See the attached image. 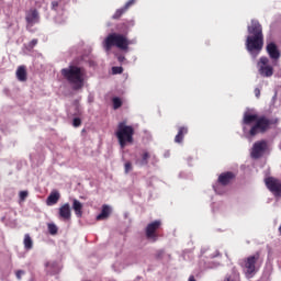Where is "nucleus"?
Returning a JSON list of instances; mask_svg holds the SVG:
<instances>
[{
	"label": "nucleus",
	"instance_id": "1",
	"mask_svg": "<svg viewBox=\"0 0 281 281\" xmlns=\"http://www.w3.org/2000/svg\"><path fill=\"white\" fill-rule=\"evenodd\" d=\"M241 126L244 135H248V137H256V135H265V133L271 131V126H273V120L267 115H258L245 112L241 120Z\"/></svg>",
	"mask_w": 281,
	"mask_h": 281
},
{
	"label": "nucleus",
	"instance_id": "2",
	"mask_svg": "<svg viewBox=\"0 0 281 281\" xmlns=\"http://www.w3.org/2000/svg\"><path fill=\"white\" fill-rule=\"evenodd\" d=\"M135 25L134 21H126L117 25V30L120 33H112L109 34L104 42L103 47L105 52H109L110 49H113V47H117L119 49L126 50L128 49V45H131V42L126 37V34H128V30Z\"/></svg>",
	"mask_w": 281,
	"mask_h": 281
},
{
	"label": "nucleus",
	"instance_id": "3",
	"mask_svg": "<svg viewBox=\"0 0 281 281\" xmlns=\"http://www.w3.org/2000/svg\"><path fill=\"white\" fill-rule=\"evenodd\" d=\"M248 36L246 38V49L256 58L262 47H265V35L262 34V25L258 20H251V24L248 25Z\"/></svg>",
	"mask_w": 281,
	"mask_h": 281
},
{
	"label": "nucleus",
	"instance_id": "4",
	"mask_svg": "<svg viewBox=\"0 0 281 281\" xmlns=\"http://www.w3.org/2000/svg\"><path fill=\"white\" fill-rule=\"evenodd\" d=\"M60 74L63 78L70 83L74 91H80V89L85 87V76H87L85 68L76 65H69L67 68H63Z\"/></svg>",
	"mask_w": 281,
	"mask_h": 281
},
{
	"label": "nucleus",
	"instance_id": "5",
	"mask_svg": "<svg viewBox=\"0 0 281 281\" xmlns=\"http://www.w3.org/2000/svg\"><path fill=\"white\" fill-rule=\"evenodd\" d=\"M135 135V127L127 125L126 122H120L115 132L116 139L121 148H126L127 144H133Z\"/></svg>",
	"mask_w": 281,
	"mask_h": 281
},
{
	"label": "nucleus",
	"instance_id": "6",
	"mask_svg": "<svg viewBox=\"0 0 281 281\" xmlns=\"http://www.w3.org/2000/svg\"><path fill=\"white\" fill-rule=\"evenodd\" d=\"M244 269H246V276H254L256 273V265L260 262V251L255 252L254 255L248 256L243 260Z\"/></svg>",
	"mask_w": 281,
	"mask_h": 281
},
{
	"label": "nucleus",
	"instance_id": "7",
	"mask_svg": "<svg viewBox=\"0 0 281 281\" xmlns=\"http://www.w3.org/2000/svg\"><path fill=\"white\" fill-rule=\"evenodd\" d=\"M268 57H260L257 63L258 71L262 76V78H271L273 76V66H271Z\"/></svg>",
	"mask_w": 281,
	"mask_h": 281
},
{
	"label": "nucleus",
	"instance_id": "8",
	"mask_svg": "<svg viewBox=\"0 0 281 281\" xmlns=\"http://www.w3.org/2000/svg\"><path fill=\"white\" fill-rule=\"evenodd\" d=\"M267 148H269L267 140H259L254 143L250 151L251 159H260V157L267 153Z\"/></svg>",
	"mask_w": 281,
	"mask_h": 281
},
{
	"label": "nucleus",
	"instance_id": "9",
	"mask_svg": "<svg viewBox=\"0 0 281 281\" xmlns=\"http://www.w3.org/2000/svg\"><path fill=\"white\" fill-rule=\"evenodd\" d=\"M161 228V221L156 220L151 223H149L145 228L146 238L149 240H154V243L157 240V231Z\"/></svg>",
	"mask_w": 281,
	"mask_h": 281
},
{
	"label": "nucleus",
	"instance_id": "10",
	"mask_svg": "<svg viewBox=\"0 0 281 281\" xmlns=\"http://www.w3.org/2000/svg\"><path fill=\"white\" fill-rule=\"evenodd\" d=\"M265 184L274 196H281V181L273 177L265 179Z\"/></svg>",
	"mask_w": 281,
	"mask_h": 281
},
{
	"label": "nucleus",
	"instance_id": "11",
	"mask_svg": "<svg viewBox=\"0 0 281 281\" xmlns=\"http://www.w3.org/2000/svg\"><path fill=\"white\" fill-rule=\"evenodd\" d=\"M266 52L271 58V60H280V49L278 48V45L276 43L271 42L266 46Z\"/></svg>",
	"mask_w": 281,
	"mask_h": 281
},
{
	"label": "nucleus",
	"instance_id": "12",
	"mask_svg": "<svg viewBox=\"0 0 281 281\" xmlns=\"http://www.w3.org/2000/svg\"><path fill=\"white\" fill-rule=\"evenodd\" d=\"M59 218H63V221H71V206L69 203H65L59 207L58 211Z\"/></svg>",
	"mask_w": 281,
	"mask_h": 281
},
{
	"label": "nucleus",
	"instance_id": "13",
	"mask_svg": "<svg viewBox=\"0 0 281 281\" xmlns=\"http://www.w3.org/2000/svg\"><path fill=\"white\" fill-rule=\"evenodd\" d=\"M235 177L236 176L232 171L224 172V173L220 175L218 183H221V186H229V183H232V181L235 179Z\"/></svg>",
	"mask_w": 281,
	"mask_h": 281
},
{
	"label": "nucleus",
	"instance_id": "14",
	"mask_svg": "<svg viewBox=\"0 0 281 281\" xmlns=\"http://www.w3.org/2000/svg\"><path fill=\"white\" fill-rule=\"evenodd\" d=\"M15 76L20 82H27V68L25 66L18 67Z\"/></svg>",
	"mask_w": 281,
	"mask_h": 281
},
{
	"label": "nucleus",
	"instance_id": "15",
	"mask_svg": "<svg viewBox=\"0 0 281 281\" xmlns=\"http://www.w3.org/2000/svg\"><path fill=\"white\" fill-rule=\"evenodd\" d=\"M60 201V193L58 191H52L46 200V205H56Z\"/></svg>",
	"mask_w": 281,
	"mask_h": 281
},
{
	"label": "nucleus",
	"instance_id": "16",
	"mask_svg": "<svg viewBox=\"0 0 281 281\" xmlns=\"http://www.w3.org/2000/svg\"><path fill=\"white\" fill-rule=\"evenodd\" d=\"M26 23H29L30 25H34V23H38V11L31 10L26 14Z\"/></svg>",
	"mask_w": 281,
	"mask_h": 281
},
{
	"label": "nucleus",
	"instance_id": "17",
	"mask_svg": "<svg viewBox=\"0 0 281 281\" xmlns=\"http://www.w3.org/2000/svg\"><path fill=\"white\" fill-rule=\"evenodd\" d=\"M186 135H188V127L187 126H180L178 128V134L175 137L176 144H181V142H183V137H186Z\"/></svg>",
	"mask_w": 281,
	"mask_h": 281
},
{
	"label": "nucleus",
	"instance_id": "18",
	"mask_svg": "<svg viewBox=\"0 0 281 281\" xmlns=\"http://www.w3.org/2000/svg\"><path fill=\"white\" fill-rule=\"evenodd\" d=\"M72 210L78 218H82V204L77 199L72 200Z\"/></svg>",
	"mask_w": 281,
	"mask_h": 281
},
{
	"label": "nucleus",
	"instance_id": "19",
	"mask_svg": "<svg viewBox=\"0 0 281 281\" xmlns=\"http://www.w3.org/2000/svg\"><path fill=\"white\" fill-rule=\"evenodd\" d=\"M109 216H111V207L105 204L102 206L101 213L97 216V221H105Z\"/></svg>",
	"mask_w": 281,
	"mask_h": 281
},
{
	"label": "nucleus",
	"instance_id": "20",
	"mask_svg": "<svg viewBox=\"0 0 281 281\" xmlns=\"http://www.w3.org/2000/svg\"><path fill=\"white\" fill-rule=\"evenodd\" d=\"M24 248L30 251V249H33L34 247V240H32V237L30 234L24 235V240H23Z\"/></svg>",
	"mask_w": 281,
	"mask_h": 281
},
{
	"label": "nucleus",
	"instance_id": "21",
	"mask_svg": "<svg viewBox=\"0 0 281 281\" xmlns=\"http://www.w3.org/2000/svg\"><path fill=\"white\" fill-rule=\"evenodd\" d=\"M124 14H126V10L124 7H122L121 9H117L115 11V13L112 15V19H114V21H117V19H122Z\"/></svg>",
	"mask_w": 281,
	"mask_h": 281
},
{
	"label": "nucleus",
	"instance_id": "22",
	"mask_svg": "<svg viewBox=\"0 0 281 281\" xmlns=\"http://www.w3.org/2000/svg\"><path fill=\"white\" fill-rule=\"evenodd\" d=\"M150 159V153L144 151L142 154V160L139 161L140 166H148V160Z\"/></svg>",
	"mask_w": 281,
	"mask_h": 281
},
{
	"label": "nucleus",
	"instance_id": "23",
	"mask_svg": "<svg viewBox=\"0 0 281 281\" xmlns=\"http://www.w3.org/2000/svg\"><path fill=\"white\" fill-rule=\"evenodd\" d=\"M47 227H48V233L50 234V236H56V234H58V226H56V224L48 223Z\"/></svg>",
	"mask_w": 281,
	"mask_h": 281
},
{
	"label": "nucleus",
	"instance_id": "24",
	"mask_svg": "<svg viewBox=\"0 0 281 281\" xmlns=\"http://www.w3.org/2000/svg\"><path fill=\"white\" fill-rule=\"evenodd\" d=\"M112 103H113V109L117 111V109L122 106V99H120V97H114L112 99Z\"/></svg>",
	"mask_w": 281,
	"mask_h": 281
},
{
	"label": "nucleus",
	"instance_id": "25",
	"mask_svg": "<svg viewBox=\"0 0 281 281\" xmlns=\"http://www.w3.org/2000/svg\"><path fill=\"white\" fill-rule=\"evenodd\" d=\"M133 170V164L131 161H126L124 164V172L125 175H128Z\"/></svg>",
	"mask_w": 281,
	"mask_h": 281
},
{
	"label": "nucleus",
	"instance_id": "26",
	"mask_svg": "<svg viewBox=\"0 0 281 281\" xmlns=\"http://www.w3.org/2000/svg\"><path fill=\"white\" fill-rule=\"evenodd\" d=\"M135 3H137V0H128L123 8L126 10V12H128V9L135 5Z\"/></svg>",
	"mask_w": 281,
	"mask_h": 281
},
{
	"label": "nucleus",
	"instance_id": "27",
	"mask_svg": "<svg viewBox=\"0 0 281 281\" xmlns=\"http://www.w3.org/2000/svg\"><path fill=\"white\" fill-rule=\"evenodd\" d=\"M124 72V68L121 66H114L112 67V74L117 75V74H123Z\"/></svg>",
	"mask_w": 281,
	"mask_h": 281
},
{
	"label": "nucleus",
	"instance_id": "28",
	"mask_svg": "<svg viewBox=\"0 0 281 281\" xmlns=\"http://www.w3.org/2000/svg\"><path fill=\"white\" fill-rule=\"evenodd\" d=\"M82 125V120H80V117H75L72 121V126H75V128H78V126Z\"/></svg>",
	"mask_w": 281,
	"mask_h": 281
},
{
	"label": "nucleus",
	"instance_id": "29",
	"mask_svg": "<svg viewBox=\"0 0 281 281\" xmlns=\"http://www.w3.org/2000/svg\"><path fill=\"white\" fill-rule=\"evenodd\" d=\"M36 45H38V40L34 38L29 43V48L30 49H34V47H36Z\"/></svg>",
	"mask_w": 281,
	"mask_h": 281
},
{
	"label": "nucleus",
	"instance_id": "30",
	"mask_svg": "<svg viewBox=\"0 0 281 281\" xmlns=\"http://www.w3.org/2000/svg\"><path fill=\"white\" fill-rule=\"evenodd\" d=\"M29 192L27 191H21L20 192V200L25 201L27 199Z\"/></svg>",
	"mask_w": 281,
	"mask_h": 281
},
{
	"label": "nucleus",
	"instance_id": "31",
	"mask_svg": "<svg viewBox=\"0 0 281 281\" xmlns=\"http://www.w3.org/2000/svg\"><path fill=\"white\" fill-rule=\"evenodd\" d=\"M166 254V251H164V250H158L157 252H156V259L157 260H161V258H164V255Z\"/></svg>",
	"mask_w": 281,
	"mask_h": 281
},
{
	"label": "nucleus",
	"instance_id": "32",
	"mask_svg": "<svg viewBox=\"0 0 281 281\" xmlns=\"http://www.w3.org/2000/svg\"><path fill=\"white\" fill-rule=\"evenodd\" d=\"M15 276H16L18 280H21V277H22V276H25V271H23V270H18V271L15 272Z\"/></svg>",
	"mask_w": 281,
	"mask_h": 281
},
{
	"label": "nucleus",
	"instance_id": "33",
	"mask_svg": "<svg viewBox=\"0 0 281 281\" xmlns=\"http://www.w3.org/2000/svg\"><path fill=\"white\" fill-rule=\"evenodd\" d=\"M255 95L256 98H260V88L255 89Z\"/></svg>",
	"mask_w": 281,
	"mask_h": 281
},
{
	"label": "nucleus",
	"instance_id": "34",
	"mask_svg": "<svg viewBox=\"0 0 281 281\" xmlns=\"http://www.w3.org/2000/svg\"><path fill=\"white\" fill-rule=\"evenodd\" d=\"M217 256H221V252H218V250H216L215 254L211 256V258H217Z\"/></svg>",
	"mask_w": 281,
	"mask_h": 281
},
{
	"label": "nucleus",
	"instance_id": "35",
	"mask_svg": "<svg viewBox=\"0 0 281 281\" xmlns=\"http://www.w3.org/2000/svg\"><path fill=\"white\" fill-rule=\"evenodd\" d=\"M188 281H196V279H194V276H190Z\"/></svg>",
	"mask_w": 281,
	"mask_h": 281
},
{
	"label": "nucleus",
	"instance_id": "36",
	"mask_svg": "<svg viewBox=\"0 0 281 281\" xmlns=\"http://www.w3.org/2000/svg\"><path fill=\"white\" fill-rule=\"evenodd\" d=\"M119 60H120V61L124 60V57H119Z\"/></svg>",
	"mask_w": 281,
	"mask_h": 281
}]
</instances>
